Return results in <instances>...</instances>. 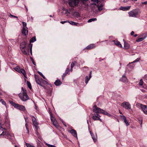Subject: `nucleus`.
Segmentation results:
<instances>
[{
  "instance_id": "obj_1",
  "label": "nucleus",
  "mask_w": 147,
  "mask_h": 147,
  "mask_svg": "<svg viewBox=\"0 0 147 147\" xmlns=\"http://www.w3.org/2000/svg\"><path fill=\"white\" fill-rule=\"evenodd\" d=\"M22 90L23 91V93L20 94L19 96L22 100L26 101L29 99L28 96L26 93V90L24 89L23 87L22 88Z\"/></svg>"
},
{
  "instance_id": "obj_2",
  "label": "nucleus",
  "mask_w": 147,
  "mask_h": 147,
  "mask_svg": "<svg viewBox=\"0 0 147 147\" xmlns=\"http://www.w3.org/2000/svg\"><path fill=\"white\" fill-rule=\"evenodd\" d=\"M93 112L96 114L97 113H102L104 115L107 114V113L104 110L97 107L96 105H95L93 107Z\"/></svg>"
},
{
  "instance_id": "obj_3",
  "label": "nucleus",
  "mask_w": 147,
  "mask_h": 147,
  "mask_svg": "<svg viewBox=\"0 0 147 147\" xmlns=\"http://www.w3.org/2000/svg\"><path fill=\"white\" fill-rule=\"evenodd\" d=\"M140 13V11L138 9H133L128 12V13L129 17H136Z\"/></svg>"
},
{
  "instance_id": "obj_4",
  "label": "nucleus",
  "mask_w": 147,
  "mask_h": 147,
  "mask_svg": "<svg viewBox=\"0 0 147 147\" xmlns=\"http://www.w3.org/2000/svg\"><path fill=\"white\" fill-rule=\"evenodd\" d=\"M79 0H70L69 2V5L71 7H74L78 4Z\"/></svg>"
},
{
  "instance_id": "obj_5",
  "label": "nucleus",
  "mask_w": 147,
  "mask_h": 147,
  "mask_svg": "<svg viewBox=\"0 0 147 147\" xmlns=\"http://www.w3.org/2000/svg\"><path fill=\"white\" fill-rule=\"evenodd\" d=\"M121 106L124 108L126 109H130L131 105L128 102H125L122 103L121 105Z\"/></svg>"
},
{
  "instance_id": "obj_6",
  "label": "nucleus",
  "mask_w": 147,
  "mask_h": 147,
  "mask_svg": "<svg viewBox=\"0 0 147 147\" xmlns=\"http://www.w3.org/2000/svg\"><path fill=\"white\" fill-rule=\"evenodd\" d=\"M100 116L99 115V114L97 113L93 115L92 117V118L94 121L100 120V121H101V120L100 118Z\"/></svg>"
},
{
  "instance_id": "obj_7",
  "label": "nucleus",
  "mask_w": 147,
  "mask_h": 147,
  "mask_svg": "<svg viewBox=\"0 0 147 147\" xmlns=\"http://www.w3.org/2000/svg\"><path fill=\"white\" fill-rule=\"evenodd\" d=\"M141 107L144 113L147 115V106L141 104Z\"/></svg>"
},
{
  "instance_id": "obj_8",
  "label": "nucleus",
  "mask_w": 147,
  "mask_h": 147,
  "mask_svg": "<svg viewBox=\"0 0 147 147\" xmlns=\"http://www.w3.org/2000/svg\"><path fill=\"white\" fill-rule=\"evenodd\" d=\"M71 14L74 17H78L80 16L79 13L75 11H71Z\"/></svg>"
},
{
  "instance_id": "obj_9",
  "label": "nucleus",
  "mask_w": 147,
  "mask_h": 147,
  "mask_svg": "<svg viewBox=\"0 0 147 147\" xmlns=\"http://www.w3.org/2000/svg\"><path fill=\"white\" fill-rule=\"evenodd\" d=\"M92 71H91L89 74V78L88 77V76H86L85 78V83L87 84L88 83V81L90 80V78H91V74Z\"/></svg>"
},
{
  "instance_id": "obj_10",
  "label": "nucleus",
  "mask_w": 147,
  "mask_h": 147,
  "mask_svg": "<svg viewBox=\"0 0 147 147\" xmlns=\"http://www.w3.org/2000/svg\"><path fill=\"white\" fill-rule=\"evenodd\" d=\"M131 7V6H128L125 7H121L120 8V9L123 11H126L129 9Z\"/></svg>"
},
{
  "instance_id": "obj_11",
  "label": "nucleus",
  "mask_w": 147,
  "mask_h": 147,
  "mask_svg": "<svg viewBox=\"0 0 147 147\" xmlns=\"http://www.w3.org/2000/svg\"><path fill=\"white\" fill-rule=\"evenodd\" d=\"M11 104L14 107L18 109H19V107L20 106V105L18 104H16L15 103L13 102V101H11L10 102Z\"/></svg>"
},
{
  "instance_id": "obj_12",
  "label": "nucleus",
  "mask_w": 147,
  "mask_h": 147,
  "mask_svg": "<svg viewBox=\"0 0 147 147\" xmlns=\"http://www.w3.org/2000/svg\"><path fill=\"white\" fill-rule=\"evenodd\" d=\"M11 104L14 107L18 109H19V107L20 106V105L18 104H16L15 103L13 102V101H11L10 102Z\"/></svg>"
},
{
  "instance_id": "obj_13",
  "label": "nucleus",
  "mask_w": 147,
  "mask_h": 147,
  "mask_svg": "<svg viewBox=\"0 0 147 147\" xmlns=\"http://www.w3.org/2000/svg\"><path fill=\"white\" fill-rule=\"evenodd\" d=\"M20 70V71L19 73H22L24 75V76L26 78H27V77L26 76V73L25 70L22 68Z\"/></svg>"
},
{
  "instance_id": "obj_14",
  "label": "nucleus",
  "mask_w": 147,
  "mask_h": 147,
  "mask_svg": "<svg viewBox=\"0 0 147 147\" xmlns=\"http://www.w3.org/2000/svg\"><path fill=\"white\" fill-rule=\"evenodd\" d=\"M95 47V45L94 44H91L86 47V49L88 50L91 49Z\"/></svg>"
},
{
  "instance_id": "obj_15",
  "label": "nucleus",
  "mask_w": 147,
  "mask_h": 147,
  "mask_svg": "<svg viewBox=\"0 0 147 147\" xmlns=\"http://www.w3.org/2000/svg\"><path fill=\"white\" fill-rule=\"evenodd\" d=\"M113 42L115 45L117 46L120 47L121 48L122 47V46L121 44H120V43L119 41L117 40H114L113 41Z\"/></svg>"
},
{
  "instance_id": "obj_16",
  "label": "nucleus",
  "mask_w": 147,
  "mask_h": 147,
  "mask_svg": "<svg viewBox=\"0 0 147 147\" xmlns=\"http://www.w3.org/2000/svg\"><path fill=\"white\" fill-rule=\"evenodd\" d=\"M69 132L74 137L77 138V133L76 130L74 129H72L69 131Z\"/></svg>"
},
{
  "instance_id": "obj_17",
  "label": "nucleus",
  "mask_w": 147,
  "mask_h": 147,
  "mask_svg": "<svg viewBox=\"0 0 147 147\" xmlns=\"http://www.w3.org/2000/svg\"><path fill=\"white\" fill-rule=\"evenodd\" d=\"M22 53L24 55H27L29 54V50L28 48L26 49V50L24 49V50L22 49Z\"/></svg>"
},
{
  "instance_id": "obj_18",
  "label": "nucleus",
  "mask_w": 147,
  "mask_h": 147,
  "mask_svg": "<svg viewBox=\"0 0 147 147\" xmlns=\"http://www.w3.org/2000/svg\"><path fill=\"white\" fill-rule=\"evenodd\" d=\"M120 80L124 82H126L127 81V79L125 75L123 76L122 78L120 79Z\"/></svg>"
},
{
  "instance_id": "obj_19",
  "label": "nucleus",
  "mask_w": 147,
  "mask_h": 147,
  "mask_svg": "<svg viewBox=\"0 0 147 147\" xmlns=\"http://www.w3.org/2000/svg\"><path fill=\"white\" fill-rule=\"evenodd\" d=\"M27 28H23L22 30V34L24 35H26V32L27 33L28 32V30Z\"/></svg>"
},
{
  "instance_id": "obj_20",
  "label": "nucleus",
  "mask_w": 147,
  "mask_h": 147,
  "mask_svg": "<svg viewBox=\"0 0 147 147\" xmlns=\"http://www.w3.org/2000/svg\"><path fill=\"white\" fill-rule=\"evenodd\" d=\"M35 78L36 82L39 85L42 86L41 84L40 80L39 79L38 76H37L36 75L35 76Z\"/></svg>"
},
{
  "instance_id": "obj_21",
  "label": "nucleus",
  "mask_w": 147,
  "mask_h": 147,
  "mask_svg": "<svg viewBox=\"0 0 147 147\" xmlns=\"http://www.w3.org/2000/svg\"><path fill=\"white\" fill-rule=\"evenodd\" d=\"M26 45V43L25 42H23L21 43L20 45V47L21 50L25 49Z\"/></svg>"
},
{
  "instance_id": "obj_22",
  "label": "nucleus",
  "mask_w": 147,
  "mask_h": 147,
  "mask_svg": "<svg viewBox=\"0 0 147 147\" xmlns=\"http://www.w3.org/2000/svg\"><path fill=\"white\" fill-rule=\"evenodd\" d=\"M69 68H67L66 69L65 73H64V74H63V75L62 76L63 80V79L66 76V75L68 73V72L69 71Z\"/></svg>"
},
{
  "instance_id": "obj_23",
  "label": "nucleus",
  "mask_w": 147,
  "mask_h": 147,
  "mask_svg": "<svg viewBox=\"0 0 147 147\" xmlns=\"http://www.w3.org/2000/svg\"><path fill=\"white\" fill-rule=\"evenodd\" d=\"M54 83L56 86H59L61 84L62 82L60 80L58 79L56 80Z\"/></svg>"
},
{
  "instance_id": "obj_24",
  "label": "nucleus",
  "mask_w": 147,
  "mask_h": 147,
  "mask_svg": "<svg viewBox=\"0 0 147 147\" xmlns=\"http://www.w3.org/2000/svg\"><path fill=\"white\" fill-rule=\"evenodd\" d=\"M33 124L34 125L35 127V128L36 130H37L39 129V127L37 126V125H38V123L37 122V121H36V122L33 123Z\"/></svg>"
},
{
  "instance_id": "obj_25",
  "label": "nucleus",
  "mask_w": 147,
  "mask_h": 147,
  "mask_svg": "<svg viewBox=\"0 0 147 147\" xmlns=\"http://www.w3.org/2000/svg\"><path fill=\"white\" fill-rule=\"evenodd\" d=\"M18 109L20 111H24L26 110V108L24 106L20 105Z\"/></svg>"
},
{
  "instance_id": "obj_26",
  "label": "nucleus",
  "mask_w": 147,
  "mask_h": 147,
  "mask_svg": "<svg viewBox=\"0 0 147 147\" xmlns=\"http://www.w3.org/2000/svg\"><path fill=\"white\" fill-rule=\"evenodd\" d=\"M52 123L53 125L55 126L56 128H57L59 127V125L57 123V121H54V122Z\"/></svg>"
},
{
  "instance_id": "obj_27",
  "label": "nucleus",
  "mask_w": 147,
  "mask_h": 147,
  "mask_svg": "<svg viewBox=\"0 0 147 147\" xmlns=\"http://www.w3.org/2000/svg\"><path fill=\"white\" fill-rule=\"evenodd\" d=\"M145 38V37L141 38H139L138 37L137 38L138 39L136 40V41L137 42H139L142 41Z\"/></svg>"
},
{
  "instance_id": "obj_28",
  "label": "nucleus",
  "mask_w": 147,
  "mask_h": 147,
  "mask_svg": "<svg viewBox=\"0 0 147 147\" xmlns=\"http://www.w3.org/2000/svg\"><path fill=\"white\" fill-rule=\"evenodd\" d=\"M140 60V59H139V58H137V59H136L134 61L131 62V63H129V64H128V65H127V67H130V66H131V64H132L133 63H134V62H138V61Z\"/></svg>"
},
{
  "instance_id": "obj_29",
  "label": "nucleus",
  "mask_w": 147,
  "mask_h": 147,
  "mask_svg": "<svg viewBox=\"0 0 147 147\" xmlns=\"http://www.w3.org/2000/svg\"><path fill=\"white\" fill-rule=\"evenodd\" d=\"M97 7L98 8V10L100 11L102 10L103 8V5L102 4H101L99 6H97Z\"/></svg>"
},
{
  "instance_id": "obj_30",
  "label": "nucleus",
  "mask_w": 147,
  "mask_h": 147,
  "mask_svg": "<svg viewBox=\"0 0 147 147\" xmlns=\"http://www.w3.org/2000/svg\"><path fill=\"white\" fill-rule=\"evenodd\" d=\"M68 22L70 24L72 25H76L77 26V24H78V23L75 22H74L72 21H70L69 22Z\"/></svg>"
},
{
  "instance_id": "obj_31",
  "label": "nucleus",
  "mask_w": 147,
  "mask_h": 147,
  "mask_svg": "<svg viewBox=\"0 0 147 147\" xmlns=\"http://www.w3.org/2000/svg\"><path fill=\"white\" fill-rule=\"evenodd\" d=\"M130 47L129 45L127 43H124V47L125 49H128Z\"/></svg>"
},
{
  "instance_id": "obj_32",
  "label": "nucleus",
  "mask_w": 147,
  "mask_h": 147,
  "mask_svg": "<svg viewBox=\"0 0 147 147\" xmlns=\"http://www.w3.org/2000/svg\"><path fill=\"white\" fill-rule=\"evenodd\" d=\"M27 84L28 87L30 88V89H31L32 88V87L31 86V84L30 82L28 81H27Z\"/></svg>"
},
{
  "instance_id": "obj_33",
  "label": "nucleus",
  "mask_w": 147,
  "mask_h": 147,
  "mask_svg": "<svg viewBox=\"0 0 147 147\" xmlns=\"http://www.w3.org/2000/svg\"><path fill=\"white\" fill-rule=\"evenodd\" d=\"M90 132V134L91 135V136H92V138L93 139L94 142H96V141L97 140L96 138V137H94L93 136V134L92 133H91Z\"/></svg>"
},
{
  "instance_id": "obj_34",
  "label": "nucleus",
  "mask_w": 147,
  "mask_h": 147,
  "mask_svg": "<svg viewBox=\"0 0 147 147\" xmlns=\"http://www.w3.org/2000/svg\"><path fill=\"white\" fill-rule=\"evenodd\" d=\"M96 20H97V19L96 18L91 19H90V20H88V22H89V23L90 22L92 21H96Z\"/></svg>"
},
{
  "instance_id": "obj_35",
  "label": "nucleus",
  "mask_w": 147,
  "mask_h": 147,
  "mask_svg": "<svg viewBox=\"0 0 147 147\" xmlns=\"http://www.w3.org/2000/svg\"><path fill=\"white\" fill-rule=\"evenodd\" d=\"M20 69L21 68L18 66L14 68L15 70L18 72H19L20 70Z\"/></svg>"
},
{
  "instance_id": "obj_36",
  "label": "nucleus",
  "mask_w": 147,
  "mask_h": 147,
  "mask_svg": "<svg viewBox=\"0 0 147 147\" xmlns=\"http://www.w3.org/2000/svg\"><path fill=\"white\" fill-rule=\"evenodd\" d=\"M36 40V39L35 37H33L30 40V42H33Z\"/></svg>"
},
{
  "instance_id": "obj_37",
  "label": "nucleus",
  "mask_w": 147,
  "mask_h": 147,
  "mask_svg": "<svg viewBox=\"0 0 147 147\" xmlns=\"http://www.w3.org/2000/svg\"><path fill=\"white\" fill-rule=\"evenodd\" d=\"M120 116L121 119L123 121H124L126 119V117L124 116L120 115Z\"/></svg>"
},
{
  "instance_id": "obj_38",
  "label": "nucleus",
  "mask_w": 147,
  "mask_h": 147,
  "mask_svg": "<svg viewBox=\"0 0 147 147\" xmlns=\"http://www.w3.org/2000/svg\"><path fill=\"white\" fill-rule=\"evenodd\" d=\"M76 63V62L75 61L72 62L71 64V68H73L75 65Z\"/></svg>"
},
{
  "instance_id": "obj_39",
  "label": "nucleus",
  "mask_w": 147,
  "mask_h": 147,
  "mask_svg": "<svg viewBox=\"0 0 147 147\" xmlns=\"http://www.w3.org/2000/svg\"><path fill=\"white\" fill-rule=\"evenodd\" d=\"M51 119L52 123L54 122V121H56V120L55 119V118L52 117H51Z\"/></svg>"
},
{
  "instance_id": "obj_40",
  "label": "nucleus",
  "mask_w": 147,
  "mask_h": 147,
  "mask_svg": "<svg viewBox=\"0 0 147 147\" xmlns=\"http://www.w3.org/2000/svg\"><path fill=\"white\" fill-rule=\"evenodd\" d=\"M139 85L140 86H142L143 84V82L142 80V79H141L140 80V82L139 83Z\"/></svg>"
},
{
  "instance_id": "obj_41",
  "label": "nucleus",
  "mask_w": 147,
  "mask_h": 147,
  "mask_svg": "<svg viewBox=\"0 0 147 147\" xmlns=\"http://www.w3.org/2000/svg\"><path fill=\"white\" fill-rule=\"evenodd\" d=\"M124 121L125 122V123L126 124L127 126L129 125V123H128V121L126 119Z\"/></svg>"
},
{
  "instance_id": "obj_42",
  "label": "nucleus",
  "mask_w": 147,
  "mask_h": 147,
  "mask_svg": "<svg viewBox=\"0 0 147 147\" xmlns=\"http://www.w3.org/2000/svg\"><path fill=\"white\" fill-rule=\"evenodd\" d=\"M143 5H147V1L142 2L141 3V6H142Z\"/></svg>"
},
{
  "instance_id": "obj_43",
  "label": "nucleus",
  "mask_w": 147,
  "mask_h": 147,
  "mask_svg": "<svg viewBox=\"0 0 147 147\" xmlns=\"http://www.w3.org/2000/svg\"><path fill=\"white\" fill-rule=\"evenodd\" d=\"M22 23L23 24V28H27L26 27V23L24 22H23Z\"/></svg>"
},
{
  "instance_id": "obj_44",
  "label": "nucleus",
  "mask_w": 147,
  "mask_h": 147,
  "mask_svg": "<svg viewBox=\"0 0 147 147\" xmlns=\"http://www.w3.org/2000/svg\"><path fill=\"white\" fill-rule=\"evenodd\" d=\"M0 101L3 105H6V103L5 102L3 99L1 100Z\"/></svg>"
},
{
  "instance_id": "obj_45",
  "label": "nucleus",
  "mask_w": 147,
  "mask_h": 147,
  "mask_svg": "<svg viewBox=\"0 0 147 147\" xmlns=\"http://www.w3.org/2000/svg\"><path fill=\"white\" fill-rule=\"evenodd\" d=\"M31 118H32V122L34 121H36V119L33 116H31Z\"/></svg>"
},
{
  "instance_id": "obj_46",
  "label": "nucleus",
  "mask_w": 147,
  "mask_h": 147,
  "mask_svg": "<svg viewBox=\"0 0 147 147\" xmlns=\"http://www.w3.org/2000/svg\"><path fill=\"white\" fill-rule=\"evenodd\" d=\"M26 145L27 147H32V145L28 143H26Z\"/></svg>"
},
{
  "instance_id": "obj_47",
  "label": "nucleus",
  "mask_w": 147,
  "mask_h": 147,
  "mask_svg": "<svg viewBox=\"0 0 147 147\" xmlns=\"http://www.w3.org/2000/svg\"><path fill=\"white\" fill-rule=\"evenodd\" d=\"M65 13L66 14H71V11L69 12L67 10H65Z\"/></svg>"
},
{
  "instance_id": "obj_48",
  "label": "nucleus",
  "mask_w": 147,
  "mask_h": 147,
  "mask_svg": "<svg viewBox=\"0 0 147 147\" xmlns=\"http://www.w3.org/2000/svg\"><path fill=\"white\" fill-rule=\"evenodd\" d=\"M68 22H69V21L67 20L64 21H61V22L60 23L62 24H64L65 23Z\"/></svg>"
},
{
  "instance_id": "obj_49",
  "label": "nucleus",
  "mask_w": 147,
  "mask_h": 147,
  "mask_svg": "<svg viewBox=\"0 0 147 147\" xmlns=\"http://www.w3.org/2000/svg\"><path fill=\"white\" fill-rule=\"evenodd\" d=\"M30 45V51L31 52V53L32 54V44Z\"/></svg>"
},
{
  "instance_id": "obj_50",
  "label": "nucleus",
  "mask_w": 147,
  "mask_h": 147,
  "mask_svg": "<svg viewBox=\"0 0 147 147\" xmlns=\"http://www.w3.org/2000/svg\"><path fill=\"white\" fill-rule=\"evenodd\" d=\"M6 133L5 132H3L1 134V135L4 136L5 134H6Z\"/></svg>"
},
{
  "instance_id": "obj_51",
  "label": "nucleus",
  "mask_w": 147,
  "mask_h": 147,
  "mask_svg": "<svg viewBox=\"0 0 147 147\" xmlns=\"http://www.w3.org/2000/svg\"><path fill=\"white\" fill-rule=\"evenodd\" d=\"M134 34V31H132L131 33V35H133Z\"/></svg>"
},
{
  "instance_id": "obj_52",
  "label": "nucleus",
  "mask_w": 147,
  "mask_h": 147,
  "mask_svg": "<svg viewBox=\"0 0 147 147\" xmlns=\"http://www.w3.org/2000/svg\"><path fill=\"white\" fill-rule=\"evenodd\" d=\"M38 74L40 75L41 76H43V74H42V73L40 72H39L38 71Z\"/></svg>"
},
{
  "instance_id": "obj_53",
  "label": "nucleus",
  "mask_w": 147,
  "mask_h": 147,
  "mask_svg": "<svg viewBox=\"0 0 147 147\" xmlns=\"http://www.w3.org/2000/svg\"><path fill=\"white\" fill-rule=\"evenodd\" d=\"M26 129V130H27V133L28 134H29V129L28 128H27V129Z\"/></svg>"
},
{
  "instance_id": "obj_54",
  "label": "nucleus",
  "mask_w": 147,
  "mask_h": 147,
  "mask_svg": "<svg viewBox=\"0 0 147 147\" xmlns=\"http://www.w3.org/2000/svg\"><path fill=\"white\" fill-rule=\"evenodd\" d=\"M26 127V129L28 128V125L26 123L25 125Z\"/></svg>"
},
{
  "instance_id": "obj_55",
  "label": "nucleus",
  "mask_w": 147,
  "mask_h": 147,
  "mask_svg": "<svg viewBox=\"0 0 147 147\" xmlns=\"http://www.w3.org/2000/svg\"><path fill=\"white\" fill-rule=\"evenodd\" d=\"M129 0H123V2H127Z\"/></svg>"
},
{
  "instance_id": "obj_56",
  "label": "nucleus",
  "mask_w": 147,
  "mask_h": 147,
  "mask_svg": "<svg viewBox=\"0 0 147 147\" xmlns=\"http://www.w3.org/2000/svg\"><path fill=\"white\" fill-rule=\"evenodd\" d=\"M63 125H65L66 127H67V126H66V125L65 123H64V122H63Z\"/></svg>"
},
{
  "instance_id": "obj_57",
  "label": "nucleus",
  "mask_w": 147,
  "mask_h": 147,
  "mask_svg": "<svg viewBox=\"0 0 147 147\" xmlns=\"http://www.w3.org/2000/svg\"><path fill=\"white\" fill-rule=\"evenodd\" d=\"M41 76L43 77V78L44 79H45V77L44 76V75H43V76Z\"/></svg>"
},
{
  "instance_id": "obj_58",
  "label": "nucleus",
  "mask_w": 147,
  "mask_h": 147,
  "mask_svg": "<svg viewBox=\"0 0 147 147\" xmlns=\"http://www.w3.org/2000/svg\"><path fill=\"white\" fill-rule=\"evenodd\" d=\"M142 119L141 120V123H140V124H141V125H142Z\"/></svg>"
},
{
  "instance_id": "obj_59",
  "label": "nucleus",
  "mask_w": 147,
  "mask_h": 147,
  "mask_svg": "<svg viewBox=\"0 0 147 147\" xmlns=\"http://www.w3.org/2000/svg\"><path fill=\"white\" fill-rule=\"evenodd\" d=\"M33 63L34 64V65H35V64L34 63V62L33 60L32 61Z\"/></svg>"
},
{
  "instance_id": "obj_60",
  "label": "nucleus",
  "mask_w": 147,
  "mask_h": 147,
  "mask_svg": "<svg viewBox=\"0 0 147 147\" xmlns=\"http://www.w3.org/2000/svg\"><path fill=\"white\" fill-rule=\"evenodd\" d=\"M134 65H132V66H131V68L132 69L133 68H134Z\"/></svg>"
},
{
  "instance_id": "obj_61",
  "label": "nucleus",
  "mask_w": 147,
  "mask_h": 147,
  "mask_svg": "<svg viewBox=\"0 0 147 147\" xmlns=\"http://www.w3.org/2000/svg\"><path fill=\"white\" fill-rule=\"evenodd\" d=\"M94 1L95 2H97V3L98 2L97 0H94Z\"/></svg>"
},
{
  "instance_id": "obj_62",
  "label": "nucleus",
  "mask_w": 147,
  "mask_h": 147,
  "mask_svg": "<svg viewBox=\"0 0 147 147\" xmlns=\"http://www.w3.org/2000/svg\"><path fill=\"white\" fill-rule=\"evenodd\" d=\"M137 34H135L134 35V36L135 37H136L137 36Z\"/></svg>"
},
{
  "instance_id": "obj_63",
  "label": "nucleus",
  "mask_w": 147,
  "mask_h": 147,
  "mask_svg": "<svg viewBox=\"0 0 147 147\" xmlns=\"http://www.w3.org/2000/svg\"><path fill=\"white\" fill-rule=\"evenodd\" d=\"M12 17H14V18H17V17L16 16H12Z\"/></svg>"
},
{
  "instance_id": "obj_64",
  "label": "nucleus",
  "mask_w": 147,
  "mask_h": 147,
  "mask_svg": "<svg viewBox=\"0 0 147 147\" xmlns=\"http://www.w3.org/2000/svg\"><path fill=\"white\" fill-rule=\"evenodd\" d=\"M72 68H71V71H72Z\"/></svg>"
}]
</instances>
